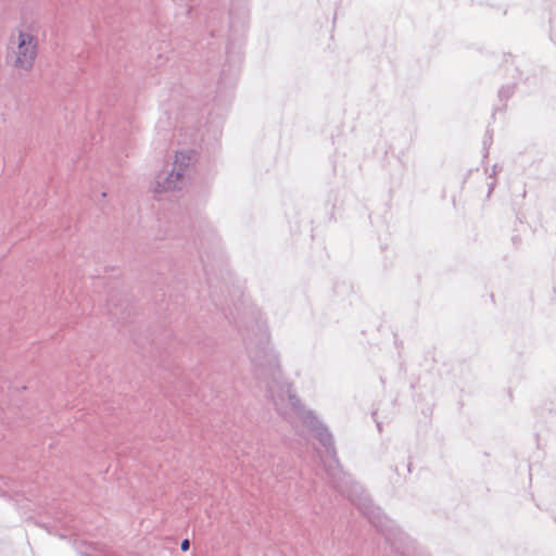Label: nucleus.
I'll use <instances>...</instances> for the list:
<instances>
[{
  "mask_svg": "<svg viewBox=\"0 0 556 556\" xmlns=\"http://www.w3.org/2000/svg\"><path fill=\"white\" fill-rule=\"evenodd\" d=\"M14 48L13 65L21 70H30L37 56V39L28 30H18L12 41Z\"/></svg>",
  "mask_w": 556,
  "mask_h": 556,
  "instance_id": "1",
  "label": "nucleus"
},
{
  "mask_svg": "<svg viewBox=\"0 0 556 556\" xmlns=\"http://www.w3.org/2000/svg\"><path fill=\"white\" fill-rule=\"evenodd\" d=\"M181 175L179 173H170L161 190H170L175 188V181L179 180Z\"/></svg>",
  "mask_w": 556,
  "mask_h": 556,
  "instance_id": "2",
  "label": "nucleus"
},
{
  "mask_svg": "<svg viewBox=\"0 0 556 556\" xmlns=\"http://www.w3.org/2000/svg\"><path fill=\"white\" fill-rule=\"evenodd\" d=\"M181 549L184 552L188 551L189 547H190V542L188 539H185L182 542H181V545H180Z\"/></svg>",
  "mask_w": 556,
  "mask_h": 556,
  "instance_id": "3",
  "label": "nucleus"
}]
</instances>
